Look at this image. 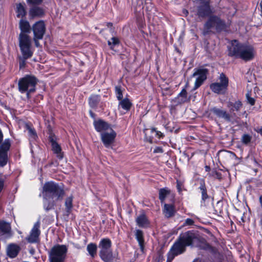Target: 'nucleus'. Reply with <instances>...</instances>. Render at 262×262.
Masks as SVG:
<instances>
[{"label":"nucleus","mask_w":262,"mask_h":262,"mask_svg":"<svg viewBox=\"0 0 262 262\" xmlns=\"http://www.w3.org/2000/svg\"><path fill=\"white\" fill-rule=\"evenodd\" d=\"M179 239L185 246H188L191 245L197 237L194 232L189 231L181 234Z\"/></svg>","instance_id":"13"},{"label":"nucleus","mask_w":262,"mask_h":262,"mask_svg":"<svg viewBox=\"0 0 262 262\" xmlns=\"http://www.w3.org/2000/svg\"><path fill=\"white\" fill-rule=\"evenodd\" d=\"M210 111L217 117L223 118L227 122L231 121L230 115L226 111L215 107L211 108Z\"/></svg>","instance_id":"17"},{"label":"nucleus","mask_w":262,"mask_h":262,"mask_svg":"<svg viewBox=\"0 0 262 262\" xmlns=\"http://www.w3.org/2000/svg\"><path fill=\"white\" fill-rule=\"evenodd\" d=\"M90 113H91V116H93V114H92V113H91V112H90Z\"/></svg>","instance_id":"54"},{"label":"nucleus","mask_w":262,"mask_h":262,"mask_svg":"<svg viewBox=\"0 0 262 262\" xmlns=\"http://www.w3.org/2000/svg\"><path fill=\"white\" fill-rule=\"evenodd\" d=\"M242 140L244 143L248 144L250 142L251 137L248 135L245 134L243 136Z\"/></svg>","instance_id":"38"},{"label":"nucleus","mask_w":262,"mask_h":262,"mask_svg":"<svg viewBox=\"0 0 262 262\" xmlns=\"http://www.w3.org/2000/svg\"><path fill=\"white\" fill-rule=\"evenodd\" d=\"M3 138V133L1 131V130L0 129V143L2 141Z\"/></svg>","instance_id":"51"},{"label":"nucleus","mask_w":262,"mask_h":262,"mask_svg":"<svg viewBox=\"0 0 262 262\" xmlns=\"http://www.w3.org/2000/svg\"><path fill=\"white\" fill-rule=\"evenodd\" d=\"M94 125L95 129L98 132L101 133V134L106 132L109 130L110 129H112L110 124L102 120L95 121L94 122Z\"/></svg>","instance_id":"16"},{"label":"nucleus","mask_w":262,"mask_h":262,"mask_svg":"<svg viewBox=\"0 0 262 262\" xmlns=\"http://www.w3.org/2000/svg\"><path fill=\"white\" fill-rule=\"evenodd\" d=\"M40 223L37 222L33 226L30 235L26 238L29 243H35L39 241V236L40 233L39 230Z\"/></svg>","instance_id":"15"},{"label":"nucleus","mask_w":262,"mask_h":262,"mask_svg":"<svg viewBox=\"0 0 262 262\" xmlns=\"http://www.w3.org/2000/svg\"><path fill=\"white\" fill-rule=\"evenodd\" d=\"M111 241L108 238H103L100 242L99 248L100 249V256L105 262H110L113 258L111 250Z\"/></svg>","instance_id":"6"},{"label":"nucleus","mask_w":262,"mask_h":262,"mask_svg":"<svg viewBox=\"0 0 262 262\" xmlns=\"http://www.w3.org/2000/svg\"><path fill=\"white\" fill-rule=\"evenodd\" d=\"M211 12L209 3L207 2L203 3L198 8V14L200 17L208 15Z\"/></svg>","instance_id":"18"},{"label":"nucleus","mask_w":262,"mask_h":262,"mask_svg":"<svg viewBox=\"0 0 262 262\" xmlns=\"http://www.w3.org/2000/svg\"><path fill=\"white\" fill-rule=\"evenodd\" d=\"M51 142L52 143L53 151L55 154H56L57 157L59 159H62L63 157V154L61 152V149L60 145L53 139H51Z\"/></svg>","instance_id":"21"},{"label":"nucleus","mask_w":262,"mask_h":262,"mask_svg":"<svg viewBox=\"0 0 262 262\" xmlns=\"http://www.w3.org/2000/svg\"><path fill=\"white\" fill-rule=\"evenodd\" d=\"M115 94L118 100L120 101L121 100L123 99L122 91L120 86H117L115 87Z\"/></svg>","instance_id":"36"},{"label":"nucleus","mask_w":262,"mask_h":262,"mask_svg":"<svg viewBox=\"0 0 262 262\" xmlns=\"http://www.w3.org/2000/svg\"><path fill=\"white\" fill-rule=\"evenodd\" d=\"M33 39H34L35 46L37 47H39V43L38 42V40H39L40 39H39L38 38H36L35 36H34Z\"/></svg>","instance_id":"48"},{"label":"nucleus","mask_w":262,"mask_h":262,"mask_svg":"<svg viewBox=\"0 0 262 262\" xmlns=\"http://www.w3.org/2000/svg\"><path fill=\"white\" fill-rule=\"evenodd\" d=\"M86 249L92 257H94L96 254L97 245L94 243H90L88 245Z\"/></svg>","instance_id":"32"},{"label":"nucleus","mask_w":262,"mask_h":262,"mask_svg":"<svg viewBox=\"0 0 262 262\" xmlns=\"http://www.w3.org/2000/svg\"><path fill=\"white\" fill-rule=\"evenodd\" d=\"M68 247L64 245H56L49 253L50 262H64L68 252Z\"/></svg>","instance_id":"3"},{"label":"nucleus","mask_w":262,"mask_h":262,"mask_svg":"<svg viewBox=\"0 0 262 262\" xmlns=\"http://www.w3.org/2000/svg\"><path fill=\"white\" fill-rule=\"evenodd\" d=\"M116 133L112 128L106 132L101 134V139L106 147H110L114 142Z\"/></svg>","instance_id":"12"},{"label":"nucleus","mask_w":262,"mask_h":262,"mask_svg":"<svg viewBox=\"0 0 262 262\" xmlns=\"http://www.w3.org/2000/svg\"><path fill=\"white\" fill-rule=\"evenodd\" d=\"M37 80L34 76L27 75L19 79L18 82L19 91L21 93L27 92V97L30 93L34 92L35 90V86Z\"/></svg>","instance_id":"4"},{"label":"nucleus","mask_w":262,"mask_h":262,"mask_svg":"<svg viewBox=\"0 0 262 262\" xmlns=\"http://www.w3.org/2000/svg\"><path fill=\"white\" fill-rule=\"evenodd\" d=\"M207 32L212 29H215L216 31L223 30L226 28V24L223 20L216 16H211L204 26Z\"/></svg>","instance_id":"7"},{"label":"nucleus","mask_w":262,"mask_h":262,"mask_svg":"<svg viewBox=\"0 0 262 262\" xmlns=\"http://www.w3.org/2000/svg\"><path fill=\"white\" fill-rule=\"evenodd\" d=\"M259 202H260V204L261 207L262 208V196H260L259 197Z\"/></svg>","instance_id":"52"},{"label":"nucleus","mask_w":262,"mask_h":262,"mask_svg":"<svg viewBox=\"0 0 262 262\" xmlns=\"http://www.w3.org/2000/svg\"><path fill=\"white\" fill-rule=\"evenodd\" d=\"M132 105V103L128 98H124L121 100L119 102L118 108H122L123 110L127 112L129 111Z\"/></svg>","instance_id":"20"},{"label":"nucleus","mask_w":262,"mask_h":262,"mask_svg":"<svg viewBox=\"0 0 262 262\" xmlns=\"http://www.w3.org/2000/svg\"><path fill=\"white\" fill-rule=\"evenodd\" d=\"M229 55L245 61H249L254 58L255 51L251 46L240 43L236 40H234L229 48Z\"/></svg>","instance_id":"2"},{"label":"nucleus","mask_w":262,"mask_h":262,"mask_svg":"<svg viewBox=\"0 0 262 262\" xmlns=\"http://www.w3.org/2000/svg\"><path fill=\"white\" fill-rule=\"evenodd\" d=\"M34 36L42 39L46 31L45 24L43 21L39 20L34 24L32 27Z\"/></svg>","instance_id":"14"},{"label":"nucleus","mask_w":262,"mask_h":262,"mask_svg":"<svg viewBox=\"0 0 262 262\" xmlns=\"http://www.w3.org/2000/svg\"><path fill=\"white\" fill-rule=\"evenodd\" d=\"M136 221L139 227H147L149 225V222L144 214L139 215Z\"/></svg>","instance_id":"22"},{"label":"nucleus","mask_w":262,"mask_h":262,"mask_svg":"<svg viewBox=\"0 0 262 262\" xmlns=\"http://www.w3.org/2000/svg\"><path fill=\"white\" fill-rule=\"evenodd\" d=\"M260 9H261V13L262 14V0H261V1L260 2Z\"/></svg>","instance_id":"53"},{"label":"nucleus","mask_w":262,"mask_h":262,"mask_svg":"<svg viewBox=\"0 0 262 262\" xmlns=\"http://www.w3.org/2000/svg\"><path fill=\"white\" fill-rule=\"evenodd\" d=\"M222 154L223 156L225 158H229L233 159L236 157L235 154H234L233 152H232L231 151H223L222 152Z\"/></svg>","instance_id":"37"},{"label":"nucleus","mask_w":262,"mask_h":262,"mask_svg":"<svg viewBox=\"0 0 262 262\" xmlns=\"http://www.w3.org/2000/svg\"><path fill=\"white\" fill-rule=\"evenodd\" d=\"M200 189L201 191L202 199L203 200L205 201L208 198V195L207 194L206 187L204 183H202L201 184Z\"/></svg>","instance_id":"35"},{"label":"nucleus","mask_w":262,"mask_h":262,"mask_svg":"<svg viewBox=\"0 0 262 262\" xmlns=\"http://www.w3.org/2000/svg\"><path fill=\"white\" fill-rule=\"evenodd\" d=\"M10 147V142L9 139H6L0 146V166H4L8 160L7 151Z\"/></svg>","instance_id":"11"},{"label":"nucleus","mask_w":262,"mask_h":262,"mask_svg":"<svg viewBox=\"0 0 262 262\" xmlns=\"http://www.w3.org/2000/svg\"><path fill=\"white\" fill-rule=\"evenodd\" d=\"M19 46L25 59L31 57L33 52L31 50V39L26 33H20L19 36Z\"/></svg>","instance_id":"5"},{"label":"nucleus","mask_w":262,"mask_h":262,"mask_svg":"<svg viewBox=\"0 0 262 262\" xmlns=\"http://www.w3.org/2000/svg\"><path fill=\"white\" fill-rule=\"evenodd\" d=\"M169 193V190L166 188H162L159 190V199L162 202H164Z\"/></svg>","instance_id":"33"},{"label":"nucleus","mask_w":262,"mask_h":262,"mask_svg":"<svg viewBox=\"0 0 262 262\" xmlns=\"http://www.w3.org/2000/svg\"><path fill=\"white\" fill-rule=\"evenodd\" d=\"M177 189H178L179 191L180 192L181 191V185H180V183L178 181H177Z\"/></svg>","instance_id":"50"},{"label":"nucleus","mask_w":262,"mask_h":262,"mask_svg":"<svg viewBox=\"0 0 262 262\" xmlns=\"http://www.w3.org/2000/svg\"><path fill=\"white\" fill-rule=\"evenodd\" d=\"M29 134L30 136H32V137L35 139L36 137V133L35 132V131L32 129H29Z\"/></svg>","instance_id":"45"},{"label":"nucleus","mask_w":262,"mask_h":262,"mask_svg":"<svg viewBox=\"0 0 262 262\" xmlns=\"http://www.w3.org/2000/svg\"><path fill=\"white\" fill-rule=\"evenodd\" d=\"M219 82H214L210 84V88L215 93H224L228 85V78L224 74L221 73L219 77Z\"/></svg>","instance_id":"8"},{"label":"nucleus","mask_w":262,"mask_h":262,"mask_svg":"<svg viewBox=\"0 0 262 262\" xmlns=\"http://www.w3.org/2000/svg\"><path fill=\"white\" fill-rule=\"evenodd\" d=\"M4 187V179L3 178H0V193L3 189Z\"/></svg>","instance_id":"43"},{"label":"nucleus","mask_w":262,"mask_h":262,"mask_svg":"<svg viewBox=\"0 0 262 262\" xmlns=\"http://www.w3.org/2000/svg\"><path fill=\"white\" fill-rule=\"evenodd\" d=\"M25 4H18L16 5V13L18 17H23L26 15Z\"/></svg>","instance_id":"28"},{"label":"nucleus","mask_w":262,"mask_h":262,"mask_svg":"<svg viewBox=\"0 0 262 262\" xmlns=\"http://www.w3.org/2000/svg\"><path fill=\"white\" fill-rule=\"evenodd\" d=\"M207 70L205 69H195L192 77H196L194 89L200 87L207 78Z\"/></svg>","instance_id":"10"},{"label":"nucleus","mask_w":262,"mask_h":262,"mask_svg":"<svg viewBox=\"0 0 262 262\" xmlns=\"http://www.w3.org/2000/svg\"><path fill=\"white\" fill-rule=\"evenodd\" d=\"M193 221L191 219H187L185 222V225H191L193 224Z\"/></svg>","instance_id":"42"},{"label":"nucleus","mask_w":262,"mask_h":262,"mask_svg":"<svg viewBox=\"0 0 262 262\" xmlns=\"http://www.w3.org/2000/svg\"><path fill=\"white\" fill-rule=\"evenodd\" d=\"M255 130L256 131V132L262 135V127L261 128H257L255 129Z\"/></svg>","instance_id":"49"},{"label":"nucleus","mask_w":262,"mask_h":262,"mask_svg":"<svg viewBox=\"0 0 262 262\" xmlns=\"http://www.w3.org/2000/svg\"><path fill=\"white\" fill-rule=\"evenodd\" d=\"M20 250V247L14 244H11L8 246L7 253L11 258H14L17 256Z\"/></svg>","instance_id":"19"},{"label":"nucleus","mask_w":262,"mask_h":262,"mask_svg":"<svg viewBox=\"0 0 262 262\" xmlns=\"http://www.w3.org/2000/svg\"><path fill=\"white\" fill-rule=\"evenodd\" d=\"M65 206L66 212L68 214L71 212V209L73 207V196H70L68 197L65 201Z\"/></svg>","instance_id":"31"},{"label":"nucleus","mask_w":262,"mask_h":262,"mask_svg":"<svg viewBox=\"0 0 262 262\" xmlns=\"http://www.w3.org/2000/svg\"><path fill=\"white\" fill-rule=\"evenodd\" d=\"M246 97L248 102L252 105H254L255 103L254 99L253 98L250 97L249 96V94H247Z\"/></svg>","instance_id":"39"},{"label":"nucleus","mask_w":262,"mask_h":262,"mask_svg":"<svg viewBox=\"0 0 262 262\" xmlns=\"http://www.w3.org/2000/svg\"><path fill=\"white\" fill-rule=\"evenodd\" d=\"M185 247L186 246L180 242L179 239L171 248L168 254V260L171 261L174 256L184 252L185 250Z\"/></svg>","instance_id":"9"},{"label":"nucleus","mask_w":262,"mask_h":262,"mask_svg":"<svg viewBox=\"0 0 262 262\" xmlns=\"http://www.w3.org/2000/svg\"><path fill=\"white\" fill-rule=\"evenodd\" d=\"M151 131L152 132H155L156 134V135L157 136H158L159 138H161V137H163V134L161 132H160L156 130L155 128H152L151 129Z\"/></svg>","instance_id":"44"},{"label":"nucleus","mask_w":262,"mask_h":262,"mask_svg":"<svg viewBox=\"0 0 262 262\" xmlns=\"http://www.w3.org/2000/svg\"><path fill=\"white\" fill-rule=\"evenodd\" d=\"M29 3L33 4H38L42 2V0H28Z\"/></svg>","instance_id":"46"},{"label":"nucleus","mask_w":262,"mask_h":262,"mask_svg":"<svg viewBox=\"0 0 262 262\" xmlns=\"http://www.w3.org/2000/svg\"><path fill=\"white\" fill-rule=\"evenodd\" d=\"M19 27L21 31V33H29L30 31V26L28 21L21 20L19 23Z\"/></svg>","instance_id":"25"},{"label":"nucleus","mask_w":262,"mask_h":262,"mask_svg":"<svg viewBox=\"0 0 262 262\" xmlns=\"http://www.w3.org/2000/svg\"><path fill=\"white\" fill-rule=\"evenodd\" d=\"M119 40L118 38L113 37L111 38L110 40H108V45L110 46L111 49H113L114 48L119 45Z\"/></svg>","instance_id":"34"},{"label":"nucleus","mask_w":262,"mask_h":262,"mask_svg":"<svg viewBox=\"0 0 262 262\" xmlns=\"http://www.w3.org/2000/svg\"><path fill=\"white\" fill-rule=\"evenodd\" d=\"M136 238L138 241L141 249L143 248L144 238L143 232L140 230H136Z\"/></svg>","instance_id":"26"},{"label":"nucleus","mask_w":262,"mask_h":262,"mask_svg":"<svg viewBox=\"0 0 262 262\" xmlns=\"http://www.w3.org/2000/svg\"><path fill=\"white\" fill-rule=\"evenodd\" d=\"M228 107L231 112L238 111L242 107V103L239 100L233 102H229L228 103Z\"/></svg>","instance_id":"23"},{"label":"nucleus","mask_w":262,"mask_h":262,"mask_svg":"<svg viewBox=\"0 0 262 262\" xmlns=\"http://www.w3.org/2000/svg\"><path fill=\"white\" fill-rule=\"evenodd\" d=\"M0 230L4 234L9 233L11 231L10 225L4 221L0 222Z\"/></svg>","instance_id":"29"},{"label":"nucleus","mask_w":262,"mask_h":262,"mask_svg":"<svg viewBox=\"0 0 262 262\" xmlns=\"http://www.w3.org/2000/svg\"><path fill=\"white\" fill-rule=\"evenodd\" d=\"M43 14V10L39 7H34L30 10V15L32 17L40 16Z\"/></svg>","instance_id":"30"},{"label":"nucleus","mask_w":262,"mask_h":262,"mask_svg":"<svg viewBox=\"0 0 262 262\" xmlns=\"http://www.w3.org/2000/svg\"><path fill=\"white\" fill-rule=\"evenodd\" d=\"M163 212L165 215L167 217L172 216L175 213L174 206L172 205L165 204L164 205Z\"/></svg>","instance_id":"24"},{"label":"nucleus","mask_w":262,"mask_h":262,"mask_svg":"<svg viewBox=\"0 0 262 262\" xmlns=\"http://www.w3.org/2000/svg\"><path fill=\"white\" fill-rule=\"evenodd\" d=\"M179 96L184 98L185 99L187 98V92L185 89H183L181 93L179 94Z\"/></svg>","instance_id":"40"},{"label":"nucleus","mask_w":262,"mask_h":262,"mask_svg":"<svg viewBox=\"0 0 262 262\" xmlns=\"http://www.w3.org/2000/svg\"><path fill=\"white\" fill-rule=\"evenodd\" d=\"M26 59H25L24 58V59H23L21 61L19 62V67L20 68H23L25 67V66L26 64Z\"/></svg>","instance_id":"47"},{"label":"nucleus","mask_w":262,"mask_h":262,"mask_svg":"<svg viewBox=\"0 0 262 262\" xmlns=\"http://www.w3.org/2000/svg\"><path fill=\"white\" fill-rule=\"evenodd\" d=\"M100 96L98 95H92L89 98V104L91 107H96L100 101Z\"/></svg>","instance_id":"27"},{"label":"nucleus","mask_w":262,"mask_h":262,"mask_svg":"<svg viewBox=\"0 0 262 262\" xmlns=\"http://www.w3.org/2000/svg\"><path fill=\"white\" fill-rule=\"evenodd\" d=\"M43 204L46 211L53 209L57 202L61 201L64 195L63 189L53 182L46 183L43 187Z\"/></svg>","instance_id":"1"},{"label":"nucleus","mask_w":262,"mask_h":262,"mask_svg":"<svg viewBox=\"0 0 262 262\" xmlns=\"http://www.w3.org/2000/svg\"><path fill=\"white\" fill-rule=\"evenodd\" d=\"M154 153H162L163 152V150L161 147H156L154 150Z\"/></svg>","instance_id":"41"}]
</instances>
